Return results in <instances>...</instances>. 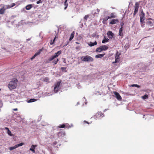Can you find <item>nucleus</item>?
Masks as SVG:
<instances>
[{"label": "nucleus", "instance_id": "1", "mask_svg": "<svg viewBox=\"0 0 154 154\" xmlns=\"http://www.w3.org/2000/svg\"><path fill=\"white\" fill-rule=\"evenodd\" d=\"M17 80L16 79H14L9 82L8 87L10 90L15 89L17 85Z\"/></svg>", "mask_w": 154, "mask_h": 154}, {"label": "nucleus", "instance_id": "2", "mask_svg": "<svg viewBox=\"0 0 154 154\" xmlns=\"http://www.w3.org/2000/svg\"><path fill=\"white\" fill-rule=\"evenodd\" d=\"M81 59L82 61L85 62H92L94 60L92 57L88 55L82 56L81 58Z\"/></svg>", "mask_w": 154, "mask_h": 154}, {"label": "nucleus", "instance_id": "3", "mask_svg": "<svg viewBox=\"0 0 154 154\" xmlns=\"http://www.w3.org/2000/svg\"><path fill=\"white\" fill-rule=\"evenodd\" d=\"M108 47L106 45H103L100 46V47L96 49V51L97 52H100L103 51L107 50Z\"/></svg>", "mask_w": 154, "mask_h": 154}, {"label": "nucleus", "instance_id": "4", "mask_svg": "<svg viewBox=\"0 0 154 154\" xmlns=\"http://www.w3.org/2000/svg\"><path fill=\"white\" fill-rule=\"evenodd\" d=\"M61 82V81H60L59 82H57V83L55 84L54 90L55 93H57L58 91V90L60 89V85Z\"/></svg>", "mask_w": 154, "mask_h": 154}, {"label": "nucleus", "instance_id": "5", "mask_svg": "<svg viewBox=\"0 0 154 154\" xmlns=\"http://www.w3.org/2000/svg\"><path fill=\"white\" fill-rule=\"evenodd\" d=\"M61 53V51H58L57 53H56L54 55L50 57L48 60L49 61H51L54 60L55 58L58 57L59 55H60Z\"/></svg>", "mask_w": 154, "mask_h": 154}, {"label": "nucleus", "instance_id": "6", "mask_svg": "<svg viewBox=\"0 0 154 154\" xmlns=\"http://www.w3.org/2000/svg\"><path fill=\"white\" fill-rule=\"evenodd\" d=\"M139 4L137 2L135 3L134 5V11L133 13V15L135 16L138 11Z\"/></svg>", "mask_w": 154, "mask_h": 154}, {"label": "nucleus", "instance_id": "7", "mask_svg": "<svg viewBox=\"0 0 154 154\" xmlns=\"http://www.w3.org/2000/svg\"><path fill=\"white\" fill-rule=\"evenodd\" d=\"M23 143H19L18 144L16 145L15 146H14L10 147L9 148V149L10 150H12L13 149H14L17 148L18 146H22L23 145Z\"/></svg>", "mask_w": 154, "mask_h": 154}, {"label": "nucleus", "instance_id": "8", "mask_svg": "<svg viewBox=\"0 0 154 154\" xmlns=\"http://www.w3.org/2000/svg\"><path fill=\"white\" fill-rule=\"evenodd\" d=\"M145 14L144 13L143 11L141 12V14L140 15V22L141 23H142L143 21L144 20V16H145Z\"/></svg>", "mask_w": 154, "mask_h": 154}, {"label": "nucleus", "instance_id": "9", "mask_svg": "<svg viewBox=\"0 0 154 154\" xmlns=\"http://www.w3.org/2000/svg\"><path fill=\"white\" fill-rule=\"evenodd\" d=\"M114 94L118 100L120 101L122 100V97L118 93L116 92H114Z\"/></svg>", "mask_w": 154, "mask_h": 154}, {"label": "nucleus", "instance_id": "10", "mask_svg": "<svg viewBox=\"0 0 154 154\" xmlns=\"http://www.w3.org/2000/svg\"><path fill=\"white\" fill-rule=\"evenodd\" d=\"M1 6L2 8L0 9V14H3L4 13L6 9L4 7V4H1Z\"/></svg>", "mask_w": 154, "mask_h": 154}, {"label": "nucleus", "instance_id": "11", "mask_svg": "<svg viewBox=\"0 0 154 154\" xmlns=\"http://www.w3.org/2000/svg\"><path fill=\"white\" fill-rule=\"evenodd\" d=\"M107 34L108 35L109 38L112 39L114 36V34L110 31H109L107 32Z\"/></svg>", "mask_w": 154, "mask_h": 154}, {"label": "nucleus", "instance_id": "12", "mask_svg": "<svg viewBox=\"0 0 154 154\" xmlns=\"http://www.w3.org/2000/svg\"><path fill=\"white\" fill-rule=\"evenodd\" d=\"M42 50H39L34 55V56L31 58V60H32L33 59H34L36 56L39 55L41 53Z\"/></svg>", "mask_w": 154, "mask_h": 154}, {"label": "nucleus", "instance_id": "13", "mask_svg": "<svg viewBox=\"0 0 154 154\" xmlns=\"http://www.w3.org/2000/svg\"><path fill=\"white\" fill-rule=\"evenodd\" d=\"M37 146V145H32L31 146V148L29 149L33 153H35V149Z\"/></svg>", "mask_w": 154, "mask_h": 154}, {"label": "nucleus", "instance_id": "14", "mask_svg": "<svg viewBox=\"0 0 154 154\" xmlns=\"http://www.w3.org/2000/svg\"><path fill=\"white\" fill-rule=\"evenodd\" d=\"M123 24L121 26V28L119 29V35L120 36H122L123 35V33L122 32V28L123 27Z\"/></svg>", "mask_w": 154, "mask_h": 154}, {"label": "nucleus", "instance_id": "15", "mask_svg": "<svg viewBox=\"0 0 154 154\" xmlns=\"http://www.w3.org/2000/svg\"><path fill=\"white\" fill-rule=\"evenodd\" d=\"M109 40L108 38H106V36H104L103 39L102 41V43L104 44L106 42H108Z\"/></svg>", "mask_w": 154, "mask_h": 154}, {"label": "nucleus", "instance_id": "16", "mask_svg": "<svg viewBox=\"0 0 154 154\" xmlns=\"http://www.w3.org/2000/svg\"><path fill=\"white\" fill-rule=\"evenodd\" d=\"M118 22V20L117 19H113L110 22V24H114L115 23H116Z\"/></svg>", "mask_w": 154, "mask_h": 154}, {"label": "nucleus", "instance_id": "17", "mask_svg": "<svg viewBox=\"0 0 154 154\" xmlns=\"http://www.w3.org/2000/svg\"><path fill=\"white\" fill-rule=\"evenodd\" d=\"M97 44V42L96 41H95L94 42H90L88 44V45L92 47L94 45H96Z\"/></svg>", "mask_w": 154, "mask_h": 154}, {"label": "nucleus", "instance_id": "18", "mask_svg": "<svg viewBox=\"0 0 154 154\" xmlns=\"http://www.w3.org/2000/svg\"><path fill=\"white\" fill-rule=\"evenodd\" d=\"M105 55V54H99L98 55H96L95 56V57L96 58H101L102 57H103Z\"/></svg>", "mask_w": 154, "mask_h": 154}, {"label": "nucleus", "instance_id": "19", "mask_svg": "<svg viewBox=\"0 0 154 154\" xmlns=\"http://www.w3.org/2000/svg\"><path fill=\"white\" fill-rule=\"evenodd\" d=\"M121 55V53L117 51L116 54L115 58L119 60V56Z\"/></svg>", "mask_w": 154, "mask_h": 154}, {"label": "nucleus", "instance_id": "20", "mask_svg": "<svg viewBox=\"0 0 154 154\" xmlns=\"http://www.w3.org/2000/svg\"><path fill=\"white\" fill-rule=\"evenodd\" d=\"M32 7V5L29 4L26 5V9L27 10H29Z\"/></svg>", "mask_w": 154, "mask_h": 154}, {"label": "nucleus", "instance_id": "21", "mask_svg": "<svg viewBox=\"0 0 154 154\" xmlns=\"http://www.w3.org/2000/svg\"><path fill=\"white\" fill-rule=\"evenodd\" d=\"M74 32H73L71 33L70 37V38H69V40L70 41H71L73 38L74 36Z\"/></svg>", "mask_w": 154, "mask_h": 154}, {"label": "nucleus", "instance_id": "22", "mask_svg": "<svg viewBox=\"0 0 154 154\" xmlns=\"http://www.w3.org/2000/svg\"><path fill=\"white\" fill-rule=\"evenodd\" d=\"M153 22L149 20L147 22V23L151 26H152L153 25Z\"/></svg>", "mask_w": 154, "mask_h": 154}, {"label": "nucleus", "instance_id": "23", "mask_svg": "<svg viewBox=\"0 0 154 154\" xmlns=\"http://www.w3.org/2000/svg\"><path fill=\"white\" fill-rule=\"evenodd\" d=\"M36 101V99H31L28 101V103H31L33 102Z\"/></svg>", "mask_w": 154, "mask_h": 154}, {"label": "nucleus", "instance_id": "24", "mask_svg": "<svg viewBox=\"0 0 154 154\" xmlns=\"http://www.w3.org/2000/svg\"><path fill=\"white\" fill-rule=\"evenodd\" d=\"M67 0H66L64 3V5L65 6V7L64 8V9L65 10L66 9L68 6V4L67 3Z\"/></svg>", "mask_w": 154, "mask_h": 154}, {"label": "nucleus", "instance_id": "25", "mask_svg": "<svg viewBox=\"0 0 154 154\" xmlns=\"http://www.w3.org/2000/svg\"><path fill=\"white\" fill-rule=\"evenodd\" d=\"M4 7L5 8V9H9L11 8V5H4Z\"/></svg>", "mask_w": 154, "mask_h": 154}, {"label": "nucleus", "instance_id": "26", "mask_svg": "<svg viewBox=\"0 0 154 154\" xmlns=\"http://www.w3.org/2000/svg\"><path fill=\"white\" fill-rule=\"evenodd\" d=\"M142 98L143 99H147L148 98V95L146 94H145L142 97Z\"/></svg>", "mask_w": 154, "mask_h": 154}, {"label": "nucleus", "instance_id": "27", "mask_svg": "<svg viewBox=\"0 0 154 154\" xmlns=\"http://www.w3.org/2000/svg\"><path fill=\"white\" fill-rule=\"evenodd\" d=\"M58 61H59V59H57L56 60H54L53 62V63H54V65H56L57 63V62Z\"/></svg>", "mask_w": 154, "mask_h": 154}, {"label": "nucleus", "instance_id": "28", "mask_svg": "<svg viewBox=\"0 0 154 154\" xmlns=\"http://www.w3.org/2000/svg\"><path fill=\"white\" fill-rule=\"evenodd\" d=\"M99 115H100V116L102 117H103L104 116L103 114L101 112H98L97 115V114Z\"/></svg>", "mask_w": 154, "mask_h": 154}, {"label": "nucleus", "instance_id": "29", "mask_svg": "<svg viewBox=\"0 0 154 154\" xmlns=\"http://www.w3.org/2000/svg\"><path fill=\"white\" fill-rule=\"evenodd\" d=\"M7 133L10 136H12V134H11V132L9 130H8V131H7Z\"/></svg>", "mask_w": 154, "mask_h": 154}, {"label": "nucleus", "instance_id": "30", "mask_svg": "<svg viewBox=\"0 0 154 154\" xmlns=\"http://www.w3.org/2000/svg\"><path fill=\"white\" fill-rule=\"evenodd\" d=\"M49 79L48 78L46 77L44 79V82H48Z\"/></svg>", "mask_w": 154, "mask_h": 154}, {"label": "nucleus", "instance_id": "31", "mask_svg": "<svg viewBox=\"0 0 154 154\" xmlns=\"http://www.w3.org/2000/svg\"><path fill=\"white\" fill-rule=\"evenodd\" d=\"M119 60L118 59L115 58V61L112 62V63L114 64L117 62H119Z\"/></svg>", "mask_w": 154, "mask_h": 154}, {"label": "nucleus", "instance_id": "32", "mask_svg": "<svg viewBox=\"0 0 154 154\" xmlns=\"http://www.w3.org/2000/svg\"><path fill=\"white\" fill-rule=\"evenodd\" d=\"M91 13L94 16L96 15V14H97V13L94 12L93 11H92Z\"/></svg>", "mask_w": 154, "mask_h": 154}, {"label": "nucleus", "instance_id": "33", "mask_svg": "<svg viewBox=\"0 0 154 154\" xmlns=\"http://www.w3.org/2000/svg\"><path fill=\"white\" fill-rule=\"evenodd\" d=\"M131 86L132 87L135 86L137 87L138 88H140V86L138 85H136V84L132 85Z\"/></svg>", "mask_w": 154, "mask_h": 154}, {"label": "nucleus", "instance_id": "34", "mask_svg": "<svg viewBox=\"0 0 154 154\" xmlns=\"http://www.w3.org/2000/svg\"><path fill=\"white\" fill-rule=\"evenodd\" d=\"M109 13V12L108 11H105L104 12V14L105 15H107Z\"/></svg>", "mask_w": 154, "mask_h": 154}, {"label": "nucleus", "instance_id": "35", "mask_svg": "<svg viewBox=\"0 0 154 154\" xmlns=\"http://www.w3.org/2000/svg\"><path fill=\"white\" fill-rule=\"evenodd\" d=\"M65 127V125L63 124L62 125H60L59 126V127L60 128H64Z\"/></svg>", "mask_w": 154, "mask_h": 154}, {"label": "nucleus", "instance_id": "36", "mask_svg": "<svg viewBox=\"0 0 154 154\" xmlns=\"http://www.w3.org/2000/svg\"><path fill=\"white\" fill-rule=\"evenodd\" d=\"M107 20V19L106 17L104 18L103 21V23H104V22L106 21Z\"/></svg>", "mask_w": 154, "mask_h": 154}, {"label": "nucleus", "instance_id": "37", "mask_svg": "<svg viewBox=\"0 0 154 154\" xmlns=\"http://www.w3.org/2000/svg\"><path fill=\"white\" fill-rule=\"evenodd\" d=\"M89 17L88 15H85L84 17V19L85 20H87V18Z\"/></svg>", "mask_w": 154, "mask_h": 154}, {"label": "nucleus", "instance_id": "38", "mask_svg": "<svg viewBox=\"0 0 154 154\" xmlns=\"http://www.w3.org/2000/svg\"><path fill=\"white\" fill-rule=\"evenodd\" d=\"M42 3V1L41 0H39L38 1H37V2H36V3L37 4H39V3Z\"/></svg>", "mask_w": 154, "mask_h": 154}, {"label": "nucleus", "instance_id": "39", "mask_svg": "<svg viewBox=\"0 0 154 154\" xmlns=\"http://www.w3.org/2000/svg\"><path fill=\"white\" fill-rule=\"evenodd\" d=\"M114 13H111V16H112V17H112V18H114L115 17V16H114Z\"/></svg>", "mask_w": 154, "mask_h": 154}, {"label": "nucleus", "instance_id": "40", "mask_svg": "<svg viewBox=\"0 0 154 154\" xmlns=\"http://www.w3.org/2000/svg\"><path fill=\"white\" fill-rule=\"evenodd\" d=\"M15 5V4L14 3H13L11 5V8H12Z\"/></svg>", "mask_w": 154, "mask_h": 154}, {"label": "nucleus", "instance_id": "41", "mask_svg": "<svg viewBox=\"0 0 154 154\" xmlns=\"http://www.w3.org/2000/svg\"><path fill=\"white\" fill-rule=\"evenodd\" d=\"M112 16H108L106 17L107 19V20H108L109 19L112 18Z\"/></svg>", "mask_w": 154, "mask_h": 154}, {"label": "nucleus", "instance_id": "42", "mask_svg": "<svg viewBox=\"0 0 154 154\" xmlns=\"http://www.w3.org/2000/svg\"><path fill=\"white\" fill-rule=\"evenodd\" d=\"M61 69L62 71H63L66 69V68L65 67H62L61 68Z\"/></svg>", "mask_w": 154, "mask_h": 154}, {"label": "nucleus", "instance_id": "43", "mask_svg": "<svg viewBox=\"0 0 154 154\" xmlns=\"http://www.w3.org/2000/svg\"><path fill=\"white\" fill-rule=\"evenodd\" d=\"M97 14H99V12L100 11V10L99 9H97Z\"/></svg>", "mask_w": 154, "mask_h": 154}, {"label": "nucleus", "instance_id": "44", "mask_svg": "<svg viewBox=\"0 0 154 154\" xmlns=\"http://www.w3.org/2000/svg\"><path fill=\"white\" fill-rule=\"evenodd\" d=\"M54 43V42H52V40H51V42H50V44L51 45H53Z\"/></svg>", "mask_w": 154, "mask_h": 154}, {"label": "nucleus", "instance_id": "45", "mask_svg": "<svg viewBox=\"0 0 154 154\" xmlns=\"http://www.w3.org/2000/svg\"><path fill=\"white\" fill-rule=\"evenodd\" d=\"M56 37L54 38V40H53V42H54V41H55V39H56Z\"/></svg>", "mask_w": 154, "mask_h": 154}, {"label": "nucleus", "instance_id": "46", "mask_svg": "<svg viewBox=\"0 0 154 154\" xmlns=\"http://www.w3.org/2000/svg\"><path fill=\"white\" fill-rule=\"evenodd\" d=\"M5 129L6 130H7V131H8V130H9L8 128H7V127H5Z\"/></svg>", "mask_w": 154, "mask_h": 154}, {"label": "nucleus", "instance_id": "47", "mask_svg": "<svg viewBox=\"0 0 154 154\" xmlns=\"http://www.w3.org/2000/svg\"><path fill=\"white\" fill-rule=\"evenodd\" d=\"M30 40V39L29 38L26 40V42H27Z\"/></svg>", "mask_w": 154, "mask_h": 154}, {"label": "nucleus", "instance_id": "48", "mask_svg": "<svg viewBox=\"0 0 154 154\" xmlns=\"http://www.w3.org/2000/svg\"><path fill=\"white\" fill-rule=\"evenodd\" d=\"M13 110L15 111H17V108L14 109H13Z\"/></svg>", "mask_w": 154, "mask_h": 154}, {"label": "nucleus", "instance_id": "49", "mask_svg": "<svg viewBox=\"0 0 154 154\" xmlns=\"http://www.w3.org/2000/svg\"><path fill=\"white\" fill-rule=\"evenodd\" d=\"M84 122H85L86 123H88V122L86 121H84Z\"/></svg>", "mask_w": 154, "mask_h": 154}, {"label": "nucleus", "instance_id": "50", "mask_svg": "<svg viewBox=\"0 0 154 154\" xmlns=\"http://www.w3.org/2000/svg\"><path fill=\"white\" fill-rule=\"evenodd\" d=\"M106 109H105V110H104V112H105V111H106Z\"/></svg>", "mask_w": 154, "mask_h": 154}, {"label": "nucleus", "instance_id": "51", "mask_svg": "<svg viewBox=\"0 0 154 154\" xmlns=\"http://www.w3.org/2000/svg\"><path fill=\"white\" fill-rule=\"evenodd\" d=\"M52 95V94H50L48 95L50 96V95Z\"/></svg>", "mask_w": 154, "mask_h": 154}, {"label": "nucleus", "instance_id": "52", "mask_svg": "<svg viewBox=\"0 0 154 154\" xmlns=\"http://www.w3.org/2000/svg\"><path fill=\"white\" fill-rule=\"evenodd\" d=\"M77 104H79V102H78V103H77Z\"/></svg>", "mask_w": 154, "mask_h": 154}, {"label": "nucleus", "instance_id": "53", "mask_svg": "<svg viewBox=\"0 0 154 154\" xmlns=\"http://www.w3.org/2000/svg\"><path fill=\"white\" fill-rule=\"evenodd\" d=\"M1 90V89H0V91Z\"/></svg>", "mask_w": 154, "mask_h": 154}]
</instances>
